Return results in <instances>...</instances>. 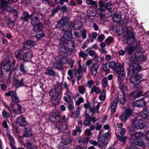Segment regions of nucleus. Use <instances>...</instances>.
<instances>
[{
	"mask_svg": "<svg viewBox=\"0 0 149 149\" xmlns=\"http://www.w3.org/2000/svg\"><path fill=\"white\" fill-rule=\"evenodd\" d=\"M65 88L66 92L64 93L63 100L66 102L69 103L70 101L73 100V95L68 89V86L67 84L64 83L57 84L55 86V93H52L53 89H51L49 92V95L51 97V100L52 104L55 105L58 104L60 101L62 95V91Z\"/></svg>",
	"mask_w": 149,
	"mask_h": 149,
	"instance_id": "nucleus-1",
	"label": "nucleus"
},
{
	"mask_svg": "<svg viewBox=\"0 0 149 149\" xmlns=\"http://www.w3.org/2000/svg\"><path fill=\"white\" fill-rule=\"evenodd\" d=\"M15 61L13 60L10 64L9 59L8 58L5 59L0 64V68L2 74L10 81L14 79V76L12 72L17 67H15Z\"/></svg>",
	"mask_w": 149,
	"mask_h": 149,
	"instance_id": "nucleus-2",
	"label": "nucleus"
},
{
	"mask_svg": "<svg viewBox=\"0 0 149 149\" xmlns=\"http://www.w3.org/2000/svg\"><path fill=\"white\" fill-rule=\"evenodd\" d=\"M109 67L114 70L117 74L118 78L117 82L119 84V88L121 89V66L120 63H116L114 61H112L109 64Z\"/></svg>",
	"mask_w": 149,
	"mask_h": 149,
	"instance_id": "nucleus-3",
	"label": "nucleus"
},
{
	"mask_svg": "<svg viewBox=\"0 0 149 149\" xmlns=\"http://www.w3.org/2000/svg\"><path fill=\"white\" fill-rule=\"evenodd\" d=\"M92 61L91 62L87 61L86 63L87 65H88L91 69V72L92 74L95 76L96 75L99 68V65L97 64L94 63Z\"/></svg>",
	"mask_w": 149,
	"mask_h": 149,
	"instance_id": "nucleus-4",
	"label": "nucleus"
},
{
	"mask_svg": "<svg viewBox=\"0 0 149 149\" xmlns=\"http://www.w3.org/2000/svg\"><path fill=\"white\" fill-rule=\"evenodd\" d=\"M50 118L52 122L57 123L58 124L65 123V116L60 117L59 115L55 113L52 114V115H51Z\"/></svg>",
	"mask_w": 149,
	"mask_h": 149,
	"instance_id": "nucleus-5",
	"label": "nucleus"
},
{
	"mask_svg": "<svg viewBox=\"0 0 149 149\" xmlns=\"http://www.w3.org/2000/svg\"><path fill=\"white\" fill-rule=\"evenodd\" d=\"M98 146L102 149L105 148L109 143V139L100 136L98 139Z\"/></svg>",
	"mask_w": 149,
	"mask_h": 149,
	"instance_id": "nucleus-6",
	"label": "nucleus"
},
{
	"mask_svg": "<svg viewBox=\"0 0 149 149\" xmlns=\"http://www.w3.org/2000/svg\"><path fill=\"white\" fill-rule=\"evenodd\" d=\"M123 3L124 4L122 6V12H123V14H124L125 19V20H130L131 19V15L128 14V7L127 4L125 2H123Z\"/></svg>",
	"mask_w": 149,
	"mask_h": 149,
	"instance_id": "nucleus-7",
	"label": "nucleus"
},
{
	"mask_svg": "<svg viewBox=\"0 0 149 149\" xmlns=\"http://www.w3.org/2000/svg\"><path fill=\"white\" fill-rule=\"evenodd\" d=\"M134 127L136 129H141L144 127V121L143 120L139 119H133L132 121Z\"/></svg>",
	"mask_w": 149,
	"mask_h": 149,
	"instance_id": "nucleus-8",
	"label": "nucleus"
},
{
	"mask_svg": "<svg viewBox=\"0 0 149 149\" xmlns=\"http://www.w3.org/2000/svg\"><path fill=\"white\" fill-rule=\"evenodd\" d=\"M141 68L138 62H135L129 67V72L131 74L136 73L141 69Z\"/></svg>",
	"mask_w": 149,
	"mask_h": 149,
	"instance_id": "nucleus-9",
	"label": "nucleus"
},
{
	"mask_svg": "<svg viewBox=\"0 0 149 149\" xmlns=\"http://www.w3.org/2000/svg\"><path fill=\"white\" fill-rule=\"evenodd\" d=\"M122 93L123 94V98H122V104H124L128 98L127 90L126 87L124 88L122 86Z\"/></svg>",
	"mask_w": 149,
	"mask_h": 149,
	"instance_id": "nucleus-10",
	"label": "nucleus"
},
{
	"mask_svg": "<svg viewBox=\"0 0 149 149\" xmlns=\"http://www.w3.org/2000/svg\"><path fill=\"white\" fill-rule=\"evenodd\" d=\"M126 39L127 40V42L130 44L134 40V36L131 31H127V35L125 36Z\"/></svg>",
	"mask_w": 149,
	"mask_h": 149,
	"instance_id": "nucleus-11",
	"label": "nucleus"
},
{
	"mask_svg": "<svg viewBox=\"0 0 149 149\" xmlns=\"http://www.w3.org/2000/svg\"><path fill=\"white\" fill-rule=\"evenodd\" d=\"M13 2V0H0L1 7H2L3 9L8 10L7 8L10 7L8 4Z\"/></svg>",
	"mask_w": 149,
	"mask_h": 149,
	"instance_id": "nucleus-12",
	"label": "nucleus"
},
{
	"mask_svg": "<svg viewBox=\"0 0 149 149\" xmlns=\"http://www.w3.org/2000/svg\"><path fill=\"white\" fill-rule=\"evenodd\" d=\"M36 42L32 40H27L24 43V48L26 49H30L33 46L36 44Z\"/></svg>",
	"mask_w": 149,
	"mask_h": 149,
	"instance_id": "nucleus-13",
	"label": "nucleus"
},
{
	"mask_svg": "<svg viewBox=\"0 0 149 149\" xmlns=\"http://www.w3.org/2000/svg\"><path fill=\"white\" fill-rule=\"evenodd\" d=\"M17 123L22 126H25L28 124L26 118L22 116H21L17 119Z\"/></svg>",
	"mask_w": 149,
	"mask_h": 149,
	"instance_id": "nucleus-14",
	"label": "nucleus"
},
{
	"mask_svg": "<svg viewBox=\"0 0 149 149\" xmlns=\"http://www.w3.org/2000/svg\"><path fill=\"white\" fill-rule=\"evenodd\" d=\"M43 26L41 23L37 22L35 23L33 26V30L35 32L42 31Z\"/></svg>",
	"mask_w": 149,
	"mask_h": 149,
	"instance_id": "nucleus-15",
	"label": "nucleus"
},
{
	"mask_svg": "<svg viewBox=\"0 0 149 149\" xmlns=\"http://www.w3.org/2000/svg\"><path fill=\"white\" fill-rule=\"evenodd\" d=\"M131 113L132 111L130 109L126 110L125 112L123 113L122 115V120L125 122L128 118Z\"/></svg>",
	"mask_w": 149,
	"mask_h": 149,
	"instance_id": "nucleus-16",
	"label": "nucleus"
},
{
	"mask_svg": "<svg viewBox=\"0 0 149 149\" xmlns=\"http://www.w3.org/2000/svg\"><path fill=\"white\" fill-rule=\"evenodd\" d=\"M119 100L118 98L115 99L113 101L111 102L110 104V106L111 107V111L112 112L114 113L116 111V105Z\"/></svg>",
	"mask_w": 149,
	"mask_h": 149,
	"instance_id": "nucleus-17",
	"label": "nucleus"
},
{
	"mask_svg": "<svg viewBox=\"0 0 149 149\" xmlns=\"http://www.w3.org/2000/svg\"><path fill=\"white\" fill-rule=\"evenodd\" d=\"M32 57V54L31 52H26L23 55L22 58L24 60L27 61L31 59Z\"/></svg>",
	"mask_w": 149,
	"mask_h": 149,
	"instance_id": "nucleus-18",
	"label": "nucleus"
},
{
	"mask_svg": "<svg viewBox=\"0 0 149 149\" xmlns=\"http://www.w3.org/2000/svg\"><path fill=\"white\" fill-rule=\"evenodd\" d=\"M24 135L26 137L31 136L32 134V132L30 127H27L24 128Z\"/></svg>",
	"mask_w": 149,
	"mask_h": 149,
	"instance_id": "nucleus-19",
	"label": "nucleus"
},
{
	"mask_svg": "<svg viewBox=\"0 0 149 149\" xmlns=\"http://www.w3.org/2000/svg\"><path fill=\"white\" fill-rule=\"evenodd\" d=\"M145 105V101L144 100H138L135 101L134 105L137 107H142Z\"/></svg>",
	"mask_w": 149,
	"mask_h": 149,
	"instance_id": "nucleus-20",
	"label": "nucleus"
},
{
	"mask_svg": "<svg viewBox=\"0 0 149 149\" xmlns=\"http://www.w3.org/2000/svg\"><path fill=\"white\" fill-rule=\"evenodd\" d=\"M86 119L83 124L85 126H89L91 125V122L90 120V116L88 113H86L85 116Z\"/></svg>",
	"mask_w": 149,
	"mask_h": 149,
	"instance_id": "nucleus-21",
	"label": "nucleus"
},
{
	"mask_svg": "<svg viewBox=\"0 0 149 149\" xmlns=\"http://www.w3.org/2000/svg\"><path fill=\"white\" fill-rule=\"evenodd\" d=\"M14 54L16 58L19 59H21L23 57L24 53L22 50H17L15 52Z\"/></svg>",
	"mask_w": 149,
	"mask_h": 149,
	"instance_id": "nucleus-22",
	"label": "nucleus"
},
{
	"mask_svg": "<svg viewBox=\"0 0 149 149\" xmlns=\"http://www.w3.org/2000/svg\"><path fill=\"white\" fill-rule=\"evenodd\" d=\"M64 38L66 40L70 41L71 40L73 39L72 36V33L68 31H65V34L63 36Z\"/></svg>",
	"mask_w": 149,
	"mask_h": 149,
	"instance_id": "nucleus-23",
	"label": "nucleus"
},
{
	"mask_svg": "<svg viewBox=\"0 0 149 149\" xmlns=\"http://www.w3.org/2000/svg\"><path fill=\"white\" fill-rule=\"evenodd\" d=\"M100 107V104L98 103L95 107H91L90 108V111L92 113V116H93L94 113H98Z\"/></svg>",
	"mask_w": 149,
	"mask_h": 149,
	"instance_id": "nucleus-24",
	"label": "nucleus"
},
{
	"mask_svg": "<svg viewBox=\"0 0 149 149\" xmlns=\"http://www.w3.org/2000/svg\"><path fill=\"white\" fill-rule=\"evenodd\" d=\"M45 74L48 76H54L55 73L53 70L50 67L47 68L46 71L44 72Z\"/></svg>",
	"mask_w": 149,
	"mask_h": 149,
	"instance_id": "nucleus-25",
	"label": "nucleus"
},
{
	"mask_svg": "<svg viewBox=\"0 0 149 149\" xmlns=\"http://www.w3.org/2000/svg\"><path fill=\"white\" fill-rule=\"evenodd\" d=\"M112 18L114 22L119 23L121 20V15H118L116 13H115L113 14L112 16Z\"/></svg>",
	"mask_w": 149,
	"mask_h": 149,
	"instance_id": "nucleus-26",
	"label": "nucleus"
},
{
	"mask_svg": "<svg viewBox=\"0 0 149 149\" xmlns=\"http://www.w3.org/2000/svg\"><path fill=\"white\" fill-rule=\"evenodd\" d=\"M143 134L140 132H137L133 133L131 134L132 139H139V137H140L143 136Z\"/></svg>",
	"mask_w": 149,
	"mask_h": 149,
	"instance_id": "nucleus-27",
	"label": "nucleus"
},
{
	"mask_svg": "<svg viewBox=\"0 0 149 149\" xmlns=\"http://www.w3.org/2000/svg\"><path fill=\"white\" fill-rule=\"evenodd\" d=\"M102 58L98 56L97 54H96L94 56V58L91 60H88V61L90 62L93 61L94 63L97 64L98 63L101 62L102 61Z\"/></svg>",
	"mask_w": 149,
	"mask_h": 149,
	"instance_id": "nucleus-28",
	"label": "nucleus"
},
{
	"mask_svg": "<svg viewBox=\"0 0 149 149\" xmlns=\"http://www.w3.org/2000/svg\"><path fill=\"white\" fill-rule=\"evenodd\" d=\"M31 18V15H29V13L26 12L23 13L22 15L20 18L23 20L27 21Z\"/></svg>",
	"mask_w": 149,
	"mask_h": 149,
	"instance_id": "nucleus-29",
	"label": "nucleus"
},
{
	"mask_svg": "<svg viewBox=\"0 0 149 149\" xmlns=\"http://www.w3.org/2000/svg\"><path fill=\"white\" fill-rule=\"evenodd\" d=\"M134 142V144L136 146H142L145 144L144 141L141 139H135Z\"/></svg>",
	"mask_w": 149,
	"mask_h": 149,
	"instance_id": "nucleus-30",
	"label": "nucleus"
},
{
	"mask_svg": "<svg viewBox=\"0 0 149 149\" xmlns=\"http://www.w3.org/2000/svg\"><path fill=\"white\" fill-rule=\"evenodd\" d=\"M39 18V15L36 14V13H33L31 15V18L32 22H35L37 21Z\"/></svg>",
	"mask_w": 149,
	"mask_h": 149,
	"instance_id": "nucleus-31",
	"label": "nucleus"
},
{
	"mask_svg": "<svg viewBox=\"0 0 149 149\" xmlns=\"http://www.w3.org/2000/svg\"><path fill=\"white\" fill-rule=\"evenodd\" d=\"M100 89L99 87H97L96 86H94L92 88L90 93H92L95 92L97 94H99L100 93Z\"/></svg>",
	"mask_w": 149,
	"mask_h": 149,
	"instance_id": "nucleus-32",
	"label": "nucleus"
},
{
	"mask_svg": "<svg viewBox=\"0 0 149 149\" xmlns=\"http://www.w3.org/2000/svg\"><path fill=\"white\" fill-rule=\"evenodd\" d=\"M135 57L136 59L139 61H145L146 60V57L143 54L139 55L136 54Z\"/></svg>",
	"mask_w": 149,
	"mask_h": 149,
	"instance_id": "nucleus-33",
	"label": "nucleus"
},
{
	"mask_svg": "<svg viewBox=\"0 0 149 149\" xmlns=\"http://www.w3.org/2000/svg\"><path fill=\"white\" fill-rule=\"evenodd\" d=\"M106 10L104 7H98L96 8V13L98 15L102 14L105 13Z\"/></svg>",
	"mask_w": 149,
	"mask_h": 149,
	"instance_id": "nucleus-34",
	"label": "nucleus"
},
{
	"mask_svg": "<svg viewBox=\"0 0 149 149\" xmlns=\"http://www.w3.org/2000/svg\"><path fill=\"white\" fill-rule=\"evenodd\" d=\"M95 82L93 80H90L87 81L86 84V86L88 87L89 88H92L93 86L94 85Z\"/></svg>",
	"mask_w": 149,
	"mask_h": 149,
	"instance_id": "nucleus-35",
	"label": "nucleus"
},
{
	"mask_svg": "<svg viewBox=\"0 0 149 149\" xmlns=\"http://www.w3.org/2000/svg\"><path fill=\"white\" fill-rule=\"evenodd\" d=\"M81 24L80 21L75 22V23L73 26V29L76 30L79 29L81 27Z\"/></svg>",
	"mask_w": 149,
	"mask_h": 149,
	"instance_id": "nucleus-36",
	"label": "nucleus"
},
{
	"mask_svg": "<svg viewBox=\"0 0 149 149\" xmlns=\"http://www.w3.org/2000/svg\"><path fill=\"white\" fill-rule=\"evenodd\" d=\"M68 75L71 78L76 77V72L75 70H69L68 72Z\"/></svg>",
	"mask_w": 149,
	"mask_h": 149,
	"instance_id": "nucleus-37",
	"label": "nucleus"
},
{
	"mask_svg": "<svg viewBox=\"0 0 149 149\" xmlns=\"http://www.w3.org/2000/svg\"><path fill=\"white\" fill-rule=\"evenodd\" d=\"M53 65L55 68L59 70H61L63 68V66L60 62H56L54 63Z\"/></svg>",
	"mask_w": 149,
	"mask_h": 149,
	"instance_id": "nucleus-38",
	"label": "nucleus"
},
{
	"mask_svg": "<svg viewBox=\"0 0 149 149\" xmlns=\"http://www.w3.org/2000/svg\"><path fill=\"white\" fill-rule=\"evenodd\" d=\"M101 84L102 86L105 88L108 85V79L106 77L104 78L101 82Z\"/></svg>",
	"mask_w": 149,
	"mask_h": 149,
	"instance_id": "nucleus-39",
	"label": "nucleus"
},
{
	"mask_svg": "<svg viewBox=\"0 0 149 149\" xmlns=\"http://www.w3.org/2000/svg\"><path fill=\"white\" fill-rule=\"evenodd\" d=\"M136 80L134 75L131 76L130 80L131 83L133 85H136L138 83Z\"/></svg>",
	"mask_w": 149,
	"mask_h": 149,
	"instance_id": "nucleus-40",
	"label": "nucleus"
},
{
	"mask_svg": "<svg viewBox=\"0 0 149 149\" xmlns=\"http://www.w3.org/2000/svg\"><path fill=\"white\" fill-rule=\"evenodd\" d=\"M37 32H38L37 33L36 35L37 39H40L41 38L44 36V34L42 31H39Z\"/></svg>",
	"mask_w": 149,
	"mask_h": 149,
	"instance_id": "nucleus-41",
	"label": "nucleus"
},
{
	"mask_svg": "<svg viewBox=\"0 0 149 149\" xmlns=\"http://www.w3.org/2000/svg\"><path fill=\"white\" fill-rule=\"evenodd\" d=\"M78 54L79 57L84 59L86 58L88 56L87 53L84 52L83 50L80 51Z\"/></svg>",
	"mask_w": 149,
	"mask_h": 149,
	"instance_id": "nucleus-42",
	"label": "nucleus"
},
{
	"mask_svg": "<svg viewBox=\"0 0 149 149\" xmlns=\"http://www.w3.org/2000/svg\"><path fill=\"white\" fill-rule=\"evenodd\" d=\"M2 115L3 117L4 118H9L10 116V114L5 109L3 110L2 111Z\"/></svg>",
	"mask_w": 149,
	"mask_h": 149,
	"instance_id": "nucleus-43",
	"label": "nucleus"
},
{
	"mask_svg": "<svg viewBox=\"0 0 149 149\" xmlns=\"http://www.w3.org/2000/svg\"><path fill=\"white\" fill-rule=\"evenodd\" d=\"M116 135L117 137V138L119 141H121V137L119 134L121 135V128L120 130L116 129L115 131Z\"/></svg>",
	"mask_w": 149,
	"mask_h": 149,
	"instance_id": "nucleus-44",
	"label": "nucleus"
},
{
	"mask_svg": "<svg viewBox=\"0 0 149 149\" xmlns=\"http://www.w3.org/2000/svg\"><path fill=\"white\" fill-rule=\"evenodd\" d=\"M87 15L89 17H93L95 15V12L94 10L92 8H90L87 10Z\"/></svg>",
	"mask_w": 149,
	"mask_h": 149,
	"instance_id": "nucleus-45",
	"label": "nucleus"
},
{
	"mask_svg": "<svg viewBox=\"0 0 149 149\" xmlns=\"http://www.w3.org/2000/svg\"><path fill=\"white\" fill-rule=\"evenodd\" d=\"M106 94L105 90H103L99 96V99L101 101L104 100L106 97Z\"/></svg>",
	"mask_w": 149,
	"mask_h": 149,
	"instance_id": "nucleus-46",
	"label": "nucleus"
},
{
	"mask_svg": "<svg viewBox=\"0 0 149 149\" xmlns=\"http://www.w3.org/2000/svg\"><path fill=\"white\" fill-rule=\"evenodd\" d=\"M78 90L80 93L83 94L85 91V87L83 86H79L78 88Z\"/></svg>",
	"mask_w": 149,
	"mask_h": 149,
	"instance_id": "nucleus-47",
	"label": "nucleus"
},
{
	"mask_svg": "<svg viewBox=\"0 0 149 149\" xmlns=\"http://www.w3.org/2000/svg\"><path fill=\"white\" fill-rule=\"evenodd\" d=\"M113 41V38L111 36L108 37L106 40L105 42L107 45H109L110 43H112Z\"/></svg>",
	"mask_w": 149,
	"mask_h": 149,
	"instance_id": "nucleus-48",
	"label": "nucleus"
},
{
	"mask_svg": "<svg viewBox=\"0 0 149 149\" xmlns=\"http://www.w3.org/2000/svg\"><path fill=\"white\" fill-rule=\"evenodd\" d=\"M68 60L67 57H64L59 60V62L63 64H65L68 62Z\"/></svg>",
	"mask_w": 149,
	"mask_h": 149,
	"instance_id": "nucleus-49",
	"label": "nucleus"
},
{
	"mask_svg": "<svg viewBox=\"0 0 149 149\" xmlns=\"http://www.w3.org/2000/svg\"><path fill=\"white\" fill-rule=\"evenodd\" d=\"M8 139L10 141V145L11 148H12V146H15L14 145V143H15V141L14 139L11 135L10 136H8Z\"/></svg>",
	"mask_w": 149,
	"mask_h": 149,
	"instance_id": "nucleus-50",
	"label": "nucleus"
},
{
	"mask_svg": "<svg viewBox=\"0 0 149 149\" xmlns=\"http://www.w3.org/2000/svg\"><path fill=\"white\" fill-rule=\"evenodd\" d=\"M16 93V91H10L8 92L7 93H6L5 94V95L6 96H11L12 97H13V95H15Z\"/></svg>",
	"mask_w": 149,
	"mask_h": 149,
	"instance_id": "nucleus-51",
	"label": "nucleus"
},
{
	"mask_svg": "<svg viewBox=\"0 0 149 149\" xmlns=\"http://www.w3.org/2000/svg\"><path fill=\"white\" fill-rule=\"evenodd\" d=\"M86 2L88 5H91L93 6H96L97 5V2L93 0H86Z\"/></svg>",
	"mask_w": 149,
	"mask_h": 149,
	"instance_id": "nucleus-52",
	"label": "nucleus"
},
{
	"mask_svg": "<svg viewBox=\"0 0 149 149\" xmlns=\"http://www.w3.org/2000/svg\"><path fill=\"white\" fill-rule=\"evenodd\" d=\"M84 102V99L82 97H79L75 102V104L77 105H79L81 103Z\"/></svg>",
	"mask_w": 149,
	"mask_h": 149,
	"instance_id": "nucleus-53",
	"label": "nucleus"
},
{
	"mask_svg": "<svg viewBox=\"0 0 149 149\" xmlns=\"http://www.w3.org/2000/svg\"><path fill=\"white\" fill-rule=\"evenodd\" d=\"M11 98L12 99V101L11 103H13V102L16 103L19 102L18 98L17 95L16 93L15 94V95H13V97H12Z\"/></svg>",
	"mask_w": 149,
	"mask_h": 149,
	"instance_id": "nucleus-54",
	"label": "nucleus"
},
{
	"mask_svg": "<svg viewBox=\"0 0 149 149\" xmlns=\"http://www.w3.org/2000/svg\"><path fill=\"white\" fill-rule=\"evenodd\" d=\"M10 106L11 108L10 112H13L14 113L16 114H20V113L17 112V109H14L13 106H14V104H13V103H10Z\"/></svg>",
	"mask_w": 149,
	"mask_h": 149,
	"instance_id": "nucleus-55",
	"label": "nucleus"
},
{
	"mask_svg": "<svg viewBox=\"0 0 149 149\" xmlns=\"http://www.w3.org/2000/svg\"><path fill=\"white\" fill-rule=\"evenodd\" d=\"M20 70L24 74H26V70L25 69L24 65L23 64H21L20 66Z\"/></svg>",
	"mask_w": 149,
	"mask_h": 149,
	"instance_id": "nucleus-56",
	"label": "nucleus"
},
{
	"mask_svg": "<svg viewBox=\"0 0 149 149\" xmlns=\"http://www.w3.org/2000/svg\"><path fill=\"white\" fill-rule=\"evenodd\" d=\"M13 83L17 86H20L22 85L23 82L22 81H18V80H14L13 81Z\"/></svg>",
	"mask_w": 149,
	"mask_h": 149,
	"instance_id": "nucleus-57",
	"label": "nucleus"
},
{
	"mask_svg": "<svg viewBox=\"0 0 149 149\" xmlns=\"http://www.w3.org/2000/svg\"><path fill=\"white\" fill-rule=\"evenodd\" d=\"M86 51L88 52L89 55L91 56H95V55L97 54L93 50H90L89 51L88 49L86 50Z\"/></svg>",
	"mask_w": 149,
	"mask_h": 149,
	"instance_id": "nucleus-58",
	"label": "nucleus"
},
{
	"mask_svg": "<svg viewBox=\"0 0 149 149\" xmlns=\"http://www.w3.org/2000/svg\"><path fill=\"white\" fill-rule=\"evenodd\" d=\"M113 6L111 2H109L106 3L105 8H106L108 10H110L112 8Z\"/></svg>",
	"mask_w": 149,
	"mask_h": 149,
	"instance_id": "nucleus-59",
	"label": "nucleus"
},
{
	"mask_svg": "<svg viewBox=\"0 0 149 149\" xmlns=\"http://www.w3.org/2000/svg\"><path fill=\"white\" fill-rule=\"evenodd\" d=\"M69 102L70 103L68 105V109L69 110H72L74 108V103L73 100H71L70 102Z\"/></svg>",
	"mask_w": 149,
	"mask_h": 149,
	"instance_id": "nucleus-60",
	"label": "nucleus"
},
{
	"mask_svg": "<svg viewBox=\"0 0 149 149\" xmlns=\"http://www.w3.org/2000/svg\"><path fill=\"white\" fill-rule=\"evenodd\" d=\"M134 75V76L136 79V80L137 81L138 83L142 79V77L141 75L139 74H137L136 75Z\"/></svg>",
	"mask_w": 149,
	"mask_h": 149,
	"instance_id": "nucleus-61",
	"label": "nucleus"
},
{
	"mask_svg": "<svg viewBox=\"0 0 149 149\" xmlns=\"http://www.w3.org/2000/svg\"><path fill=\"white\" fill-rule=\"evenodd\" d=\"M87 31L86 30H83L81 32V35L82 38L84 39H85L86 37Z\"/></svg>",
	"mask_w": 149,
	"mask_h": 149,
	"instance_id": "nucleus-62",
	"label": "nucleus"
},
{
	"mask_svg": "<svg viewBox=\"0 0 149 149\" xmlns=\"http://www.w3.org/2000/svg\"><path fill=\"white\" fill-rule=\"evenodd\" d=\"M136 98L135 92L131 93L130 95V98L131 100H134Z\"/></svg>",
	"mask_w": 149,
	"mask_h": 149,
	"instance_id": "nucleus-63",
	"label": "nucleus"
},
{
	"mask_svg": "<svg viewBox=\"0 0 149 149\" xmlns=\"http://www.w3.org/2000/svg\"><path fill=\"white\" fill-rule=\"evenodd\" d=\"M105 38V36L103 34L100 35L97 37V41L99 42L102 41Z\"/></svg>",
	"mask_w": 149,
	"mask_h": 149,
	"instance_id": "nucleus-64",
	"label": "nucleus"
}]
</instances>
